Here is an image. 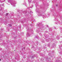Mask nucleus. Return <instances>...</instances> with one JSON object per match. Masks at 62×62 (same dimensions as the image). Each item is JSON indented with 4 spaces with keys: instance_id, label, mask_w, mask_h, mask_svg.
Listing matches in <instances>:
<instances>
[{
    "instance_id": "nucleus-3",
    "label": "nucleus",
    "mask_w": 62,
    "mask_h": 62,
    "mask_svg": "<svg viewBox=\"0 0 62 62\" xmlns=\"http://www.w3.org/2000/svg\"><path fill=\"white\" fill-rule=\"evenodd\" d=\"M1 61V59H0V61Z\"/></svg>"
},
{
    "instance_id": "nucleus-1",
    "label": "nucleus",
    "mask_w": 62,
    "mask_h": 62,
    "mask_svg": "<svg viewBox=\"0 0 62 62\" xmlns=\"http://www.w3.org/2000/svg\"><path fill=\"white\" fill-rule=\"evenodd\" d=\"M12 25L11 24H10V25H9V26H10V27H11V26Z\"/></svg>"
},
{
    "instance_id": "nucleus-2",
    "label": "nucleus",
    "mask_w": 62,
    "mask_h": 62,
    "mask_svg": "<svg viewBox=\"0 0 62 62\" xmlns=\"http://www.w3.org/2000/svg\"><path fill=\"white\" fill-rule=\"evenodd\" d=\"M8 15V13H7L6 14V15Z\"/></svg>"
}]
</instances>
